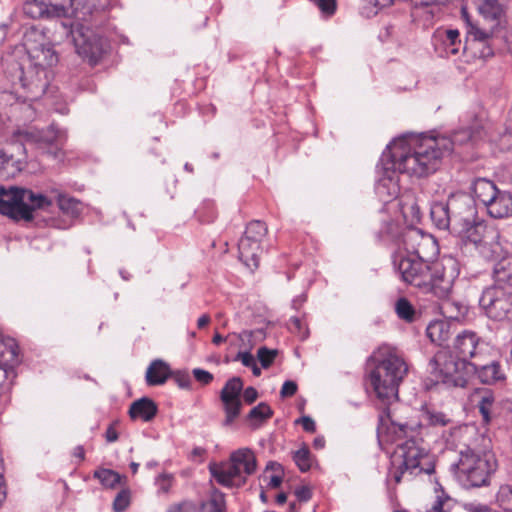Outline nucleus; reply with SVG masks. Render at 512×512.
I'll list each match as a JSON object with an SVG mask.
<instances>
[{
    "label": "nucleus",
    "mask_w": 512,
    "mask_h": 512,
    "mask_svg": "<svg viewBox=\"0 0 512 512\" xmlns=\"http://www.w3.org/2000/svg\"><path fill=\"white\" fill-rule=\"evenodd\" d=\"M472 136V131L465 128L455 132L451 138L421 134L413 137L407 146L402 141L389 145L380 158L383 176L391 182L397 172L426 177L438 170L442 158L449 155L455 145L468 143Z\"/></svg>",
    "instance_id": "nucleus-1"
},
{
    "label": "nucleus",
    "mask_w": 512,
    "mask_h": 512,
    "mask_svg": "<svg viewBox=\"0 0 512 512\" xmlns=\"http://www.w3.org/2000/svg\"><path fill=\"white\" fill-rule=\"evenodd\" d=\"M22 158L17 157L15 159V155L13 153H9L8 150L0 146V170L6 169L11 163L12 166H15L16 169L21 170Z\"/></svg>",
    "instance_id": "nucleus-48"
},
{
    "label": "nucleus",
    "mask_w": 512,
    "mask_h": 512,
    "mask_svg": "<svg viewBox=\"0 0 512 512\" xmlns=\"http://www.w3.org/2000/svg\"><path fill=\"white\" fill-rule=\"evenodd\" d=\"M495 501L503 511L512 512V483L500 486Z\"/></svg>",
    "instance_id": "nucleus-39"
},
{
    "label": "nucleus",
    "mask_w": 512,
    "mask_h": 512,
    "mask_svg": "<svg viewBox=\"0 0 512 512\" xmlns=\"http://www.w3.org/2000/svg\"><path fill=\"white\" fill-rule=\"evenodd\" d=\"M448 203L452 219V232L477 218L475 199L471 195L463 192L451 194L448 197Z\"/></svg>",
    "instance_id": "nucleus-13"
},
{
    "label": "nucleus",
    "mask_w": 512,
    "mask_h": 512,
    "mask_svg": "<svg viewBox=\"0 0 512 512\" xmlns=\"http://www.w3.org/2000/svg\"><path fill=\"white\" fill-rule=\"evenodd\" d=\"M425 418L431 426L444 427L451 423V419L445 413L436 410H427Z\"/></svg>",
    "instance_id": "nucleus-47"
},
{
    "label": "nucleus",
    "mask_w": 512,
    "mask_h": 512,
    "mask_svg": "<svg viewBox=\"0 0 512 512\" xmlns=\"http://www.w3.org/2000/svg\"><path fill=\"white\" fill-rule=\"evenodd\" d=\"M267 234V226L260 220L251 221L244 232L242 237L250 240H255L261 243L262 239Z\"/></svg>",
    "instance_id": "nucleus-40"
},
{
    "label": "nucleus",
    "mask_w": 512,
    "mask_h": 512,
    "mask_svg": "<svg viewBox=\"0 0 512 512\" xmlns=\"http://www.w3.org/2000/svg\"><path fill=\"white\" fill-rule=\"evenodd\" d=\"M367 379L376 397L383 402L398 398V388L408 372L404 359L395 348L383 345L366 361Z\"/></svg>",
    "instance_id": "nucleus-5"
},
{
    "label": "nucleus",
    "mask_w": 512,
    "mask_h": 512,
    "mask_svg": "<svg viewBox=\"0 0 512 512\" xmlns=\"http://www.w3.org/2000/svg\"><path fill=\"white\" fill-rule=\"evenodd\" d=\"M277 355V349H269L266 346L260 347L257 351V358L264 369L269 368L273 364Z\"/></svg>",
    "instance_id": "nucleus-46"
},
{
    "label": "nucleus",
    "mask_w": 512,
    "mask_h": 512,
    "mask_svg": "<svg viewBox=\"0 0 512 512\" xmlns=\"http://www.w3.org/2000/svg\"><path fill=\"white\" fill-rule=\"evenodd\" d=\"M448 0H413V9L414 10H417V9H429V13L432 15L433 14V7L437 6V5H443L447 2Z\"/></svg>",
    "instance_id": "nucleus-54"
},
{
    "label": "nucleus",
    "mask_w": 512,
    "mask_h": 512,
    "mask_svg": "<svg viewBox=\"0 0 512 512\" xmlns=\"http://www.w3.org/2000/svg\"><path fill=\"white\" fill-rule=\"evenodd\" d=\"M438 253L439 247L436 239L432 235L426 234L412 256L426 261H437L435 258Z\"/></svg>",
    "instance_id": "nucleus-32"
},
{
    "label": "nucleus",
    "mask_w": 512,
    "mask_h": 512,
    "mask_svg": "<svg viewBox=\"0 0 512 512\" xmlns=\"http://www.w3.org/2000/svg\"><path fill=\"white\" fill-rule=\"evenodd\" d=\"M74 0H27L23 13L31 19H49L66 16L73 9Z\"/></svg>",
    "instance_id": "nucleus-12"
},
{
    "label": "nucleus",
    "mask_w": 512,
    "mask_h": 512,
    "mask_svg": "<svg viewBox=\"0 0 512 512\" xmlns=\"http://www.w3.org/2000/svg\"><path fill=\"white\" fill-rule=\"evenodd\" d=\"M282 481H283V479H282V477H281V476H279V475H273V476H271V478H270V481H269L268 486H269L270 488L276 489V488L280 487V485L282 484Z\"/></svg>",
    "instance_id": "nucleus-64"
},
{
    "label": "nucleus",
    "mask_w": 512,
    "mask_h": 512,
    "mask_svg": "<svg viewBox=\"0 0 512 512\" xmlns=\"http://www.w3.org/2000/svg\"><path fill=\"white\" fill-rule=\"evenodd\" d=\"M297 389H298V386H297L296 382H294L292 380H287L282 385V388L280 391V396L282 398L291 397L296 394Z\"/></svg>",
    "instance_id": "nucleus-57"
},
{
    "label": "nucleus",
    "mask_w": 512,
    "mask_h": 512,
    "mask_svg": "<svg viewBox=\"0 0 512 512\" xmlns=\"http://www.w3.org/2000/svg\"><path fill=\"white\" fill-rule=\"evenodd\" d=\"M404 227L393 219H386L381 222L379 229L376 232V237L383 243H391L399 246L402 238Z\"/></svg>",
    "instance_id": "nucleus-23"
},
{
    "label": "nucleus",
    "mask_w": 512,
    "mask_h": 512,
    "mask_svg": "<svg viewBox=\"0 0 512 512\" xmlns=\"http://www.w3.org/2000/svg\"><path fill=\"white\" fill-rule=\"evenodd\" d=\"M238 251L240 260L250 269H256L259 266V255L261 253V243L241 237L238 242Z\"/></svg>",
    "instance_id": "nucleus-20"
},
{
    "label": "nucleus",
    "mask_w": 512,
    "mask_h": 512,
    "mask_svg": "<svg viewBox=\"0 0 512 512\" xmlns=\"http://www.w3.org/2000/svg\"><path fill=\"white\" fill-rule=\"evenodd\" d=\"M234 361H241L245 367H251L255 363L253 355L248 351H239L234 358Z\"/></svg>",
    "instance_id": "nucleus-58"
},
{
    "label": "nucleus",
    "mask_w": 512,
    "mask_h": 512,
    "mask_svg": "<svg viewBox=\"0 0 512 512\" xmlns=\"http://www.w3.org/2000/svg\"><path fill=\"white\" fill-rule=\"evenodd\" d=\"M394 267L406 284L430 293L439 299H448L453 288L454 276L447 273L439 261H426L413 256L395 255Z\"/></svg>",
    "instance_id": "nucleus-4"
},
{
    "label": "nucleus",
    "mask_w": 512,
    "mask_h": 512,
    "mask_svg": "<svg viewBox=\"0 0 512 512\" xmlns=\"http://www.w3.org/2000/svg\"><path fill=\"white\" fill-rule=\"evenodd\" d=\"M455 503L449 496H438L432 508L427 512H451Z\"/></svg>",
    "instance_id": "nucleus-49"
},
{
    "label": "nucleus",
    "mask_w": 512,
    "mask_h": 512,
    "mask_svg": "<svg viewBox=\"0 0 512 512\" xmlns=\"http://www.w3.org/2000/svg\"><path fill=\"white\" fill-rule=\"evenodd\" d=\"M293 460L301 472L310 470V451L306 446L294 452Z\"/></svg>",
    "instance_id": "nucleus-45"
},
{
    "label": "nucleus",
    "mask_w": 512,
    "mask_h": 512,
    "mask_svg": "<svg viewBox=\"0 0 512 512\" xmlns=\"http://www.w3.org/2000/svg\"><path fill=\"white\" fill-rule=\"evenodd\" d=\"M243 390V381L240 377L234 376L230 378L220 392V400L223 404L225 419L223 426L227 427L233 424L240 415L242 402L241 392Z\"/></svg>",
    "instance_id": "nucleus-14"
},
{
    "label": "nucleus",
    "mask_w": 512,
    "mask_h": 512,
    "mask_svg": "<svg viewBox=\"0 0 512 512\" xmlns=\"http://www.w3.org/2000/svg\"><path fill=\"white\" fill-rule=\"evenodd\" d=\"M257 398H258V391L254 387L249 386L244 390L243 399L246 403L252 404L253 402H255L257 400Z\"/></svg>",
    "instance_id": "nucleus-63"
},
{
    "label": "nucleus",
    "mask_w": 512,
    "mask_h": 512,
    "mask_svg": "<svg viewBox=\"0 0 512 512\" xmlns=\"http://www.w3.org/2000/svg\"><path fill=\"white\" fill-rule=\"evenodd\" d=\"M427 371L431 384H443L447 388L466 387L472 375L470 361L459 360L445 350L434 354L429 360Z\"/></svg>",
    "instance_id": "nucleus-8"
},
{
    "label": "nucleus",
    "mask_w": 512,
    "mask_h": 512,
    "mask_svg": "<svg viewBox=\"0 0 512 512\" xmlns=\"http://www.w3.org/2000/svg\"><path fill=\"white\" fill-rule=\"evenodd\" d=\"M60 28L61 33L74 44L78 55L90 65H96L107 52V40L91 27L79 22L61 21Z\"/></svg>",
    "instance_id": "nucleus-9"
},
{
    "label": "nucleus",
    "mask_w": 512,
    "mask_h": 512,
    "mask_svg": "<svg viewBox=\"0 0 512 512\" xmlns=\"http://www.w3.org/2000/svg\"><path fill=\"white\" fill-rule=\"evenodd\" d=\"M212 476L225 487H241L246 483V477H241V469L232 461L219 467L210 468Z\"/></svg>",
    "instance_id": "nucleus-17"
},
{
    "label": "nucleus",
    "mask_w": 512,
    "mask_h": 512,
    "mask_svg": "<svg viewBox=\"0 0 512 512\" xmlns=\"http://www.w3.org/2000/svg\"><path fill=\"white\" fill-rule=\"evenodd\" d=\"M450 208L448 200L446 202H433L430 206V218L440 230H450L452 232V219L450 217Z\"/></svg>",
    "instance_id": "nucleus-25"
},
{
    "label": "nucleus",
    "mask_w": 512,
    "mask_h": 512,
    "mask_svg": "<svg viewBox=\"0 0 512 512\" xmlns=\"http://www.w3.org/2000/svg\"><path fill=\"white\" fill-rule=\"evenodd\" d=\"M295 496L300 502H307L312 498V492L309 487L301 486L296 488Z\"/></svg>",
    "instance_id": "nucleus-59"
},
{
    "label": "nucleus",
    "mask_w": 512,
    "mask_h": 512,
    "mask_svg": "<svg viewBox=\"0 0 512 512\" xmlns=\"http://www.w3.org/2000/svg\"><path fill=\"white\" fill-rule=\"evenodd\" d=\"M131 502V491L129 488H122L113 501V510L115 512H124Z\"/></svg>",
    "instance_id": "nucleus-44"
},
{
    "label": "nucleus",
    "mask_w": 512,
    "mask_h": 512,
    "mask_svg": "<svg viewBox=\"0 0 512 512\" xmlns=\"http://www.w3.org/2000/svg\"><path fill=\"white\" fill-rule=\"evenodd\" d=\"M173 476L170 474H161L156 479V484L159 486V490L163 493L169 492L172 486Z\"/></svg>",
    "instance_id": "nucleus-56"
},
{
    "label": "nucleus",
    "mask_w": 512,
    "mask_h": 512,
    "mask_svg": "<svg viewBox=\"0 0 512 512\" xmlns=\"http://www.w3.org/2000/svg\"><path fill=\"white\" fill-rule=\"evenodd\" d=\"M172 370L169 365L161 359L153 360L146 371V382L149 386L164 384L170 378Z\"/></svg>",
    "instance_id": "nucleus-24"
},
{
    "label": "nucleus",
    "mask_w": 512,
    "mask_h": 512,
    "mask_svg": "<svg viewBox=\"0 0 512 512\" xmlns=\"http://www.w3.org/2000/svg\"><path fill=\"white\" fill-rule=\"evenodd\" d=\"M492 285L512 288V256H502L493 266Z\"/></svg>",
    "instance_id": "nucleus-22"
},
{
    "label": "nucleus",
    "mask_w": 512,
    "mask_h": 512,
    "mask_svg": "<svg viewBox=\"0 0 512 512\" xmlns=\"http://www.w3.org/2000/svg\"><path fill=\"white\" fill-rule=\"evenodd\" d=\"M478 11L486 19L499 21L504 15L505 0H477Z\"/></svg>",
    "instance_id": "nucleus-31"
},
{
    "label": "nucleus",
    "mask_w": 512,
    "mask_h": 512,
    "mask_svg": "<svg viewBox=\"0 0 512 512\" xmlns=\"http://www.w3.org/2000/svg\"><path fill=\"white\" fill-rule=\"evenodd\" d=\"M230 461L241 469V473L251 475L255 472L257 461L254 453L248 448H241L231 453Z\"/></svg>",
    "instance_id": "nucleus-28"
},
{
    "label": "nucleus",
    "mask_w": 512,
    "mask_h": 512,
    "mask_svg": "<svg viewBox=\"0 0 512 512\" xmlns=\"http://www.w3.org/2000/svg\"><path fill=\"white\" fill-rule=\"evenodd\" d=\"M426 334L431 342L442 346L450 338V325L442 320L433 321L427 326Z\"/></svg>",
    "instance_id": "nucleus-33"
},
{
    "label": "nucleus",
    "mask_w": 512,
    "mask_h": 512,
    "mask_svg": "<svg viewBox=\"0 0 512 512\" xmlns=\"http://www.w3.org/2000/svg\"><path fill=\"white\" fill-rule=\"evenodd\" d=\"M206 509V502L201 501L198 505L192 500H182L178 503L170 505L166 512H204Z\"/></svg>",
    "instance_id": "nucleus-41"
},
{
    "label": "nucleus",
    "mask_w": 512,
    "mask_h": 512,
    "mask_svg": "<svg viewBox=\"0 0 512 512\" xmlns=\"http://www.w3.org/2000/svg\"><path fill=\"white\" fill-rule=\"evenodd\" d=\"M23 47L26 54L21 59L5 61L4 74L13 87L23 89L28 100H37L49 86L48 68L58 62V56L43 32L34 27L25 32Z\"/></svg>",
    "instance_id": "nucleus-2"
},
{
    "label": "nucleus",
    "mask_w": 512,
    "mask_h": 512,
    "mask_svg": "<svg viewBox=\"0 0 512 512\" xmlns=\"http://www.w3.org/2000/svg\"><path fill=\"white\" fill-rule=\"evenodd\" d=\"M461 507L464 512H495L489 505L478 501L464 502Z\"/></svg>",
    "instance_id": "nucleus-53"
},
{
    "label": "nucleus",
    "mask_w": 512,
    "mask_h": 512,
    "mask_svg": "<svg viewBox=\"0 0 512 512\" xmlns=\"http://www.w3.org/2000/svg\"><path fill=\"white\" fill-rule=\"evenodd\" d=\"M170 377H173L176 384L181 389H190L191 388V377L188 371L186 370H177L172 371V374Z\"/></svg>",
    "instance_id": "nucleus-50"
},
{
    "label": "nucleus",
    "mask_w": 512,
    "mask_h": 512,
    "mask_svg": "<svg viewBox=\"0 0 512 512\" xmlns=\"http://www.w3.org/2000/svg\"><path fill=\"white\" fill-rule=\"evenodd\" d=\"M192 374H193L194 378L196 379V381H198L202 385H208L214 379V376L212 373H210L209 371H206L204 369H201V368L193 369Z\"/></svg>",
    "instance_id": "nucleus-55"
},
{
    "label": "nucleus",
    "mask_w": 512,
    "mask_h": 512,
    "mask_svg": "<svg viewBox=\"0 0 512 512\" xmlns=\"http://www.w3.org/2000/svg\"><path fill=\"white\" fill-rule=\"evenodd\" d=\"M310 1L313 2L320 9V11L328 17L334 15V13L336 12V8H337L336 0H310Z\"/></svg>",
    "instance_id": "nucleus-52"
},
{
    "label": "nucleus",
    "mask_w": 512,
    "mask_h": 512,
    "mask_svg": "<svg viewBox=\"0 0 512 512\" xmlns=\"http://www.w3.org/2000/svg\"><path fill=\"white\" fill-rule=\"evenodd\" d=\"M273 414V410L266 402H260L249 411L245 422L252 430H256L272 418Z\"/></svg>",
    "instance_id": "nucleus-27"
},
{
    "label": "nucleus",
    "mask_w": 512,
    "mask_h": 512,
    "mask_svg": "<svg viewBox=\"0 0 512 512\" xmlns=\"http://www.w3.org/2000/svg\"><path fill=\"white\" fill-rule=\"evenodd\" d=\"M425 235L426 233L413 225L405 226L398 248H403L407 252V256H412Z\"/></svg>",
    "instance_id": "nucleus-30"
},
{
    "label": "nucleus",
    "mask_w": 512,
    "mask_h": 512,
    "mask_svg": "<svg viewBox=\"0 0 512 512\" xmlns=\"http://www.w3.org/2000/svg\"><path fill=\"white\" fill-rule=\"evenodd\" d=\"M467 34L468 36H473L475 41L487 43V46L482 50V56L484 57L493 55L495 50H501V47L498 45V36L490 35L471 23H469Z\"/></svg>",
    "instance_id": "nucleus-29"
},
{
    "label": "nucleus",
    "mask_w": 512,
    "mask_h": 512,
    "mask_svg": "<svg viewBox=\"0 0 512 512\" xmlns=\"http://www.w3.org/2000/svg\"><path fill=\"white\" fill-rule=\"evenodd\" d=\"M391 426L398 439L405 438L397 444L391 457V475L395 483L399 484L405 476L413 479L421 474H433L434 457L423 446V439L416 437V427L392 419Z\"/></svg>",
    "instance_id": "nucleus-3"
},
{
    "label": "nucleus",
    "mask_w": 512,
    "mask_h": 512,
    "mask_svg": "<svg viewBox=\"0 0 512 512\" xmlns=\"http://www.w3.org/2000/svg\"><path fill=\"white\" fill-rule=\"evenodd\" d=\"M495 403V397L492 392H485L484 395L481 396L480 400L477 403V408L479 413L482 416V420L484 423H490L492 416V408Z\"/></svg>",
    "instance_id": "nucleus-38"
},
{
    "label": "nucleus",
    "mask_w": 512,
    "mask_h": 512,
    "mask_svg": "<svg viewBox=\"0 0 512 512\" xmlns=\"http://www.w3.org/2000/svg\"><path fill=\"white\" fill-rule=\"evenodd\" d=\"M474 199L478 200L483 205L491 201L495 194L499 191V188L495 183L486 178H477L473 181L471 186Z\"/></svg>",
    "instance_id": "nucleus-26"
},
{
    "label": "nucleus",
    "mask_w": 512,
    "mask_h": 512,
    "mask_svg": "<svg viewBox=\"0 0 512 512\" xmlns=\"http://www.w3.org/2000/svg\"><path fill=\"white\" fill-rule=\"evenodd\" d=\"M441 39L447 56L457 55L461 49H465V46L462 45L460 33L457 29L445 30Z\"/></svg>",
    "instance_id": "nucleus-35"
},
{
    "label": "nucleus",
    "mask_w": 512,
    "mask_h": 512,
    "mask_svg": "<svg viewBox=\"0 0 512 512\" xmlns=\"http://www.w3.org/2000/svg\"><path fill=\"white\" fill-rule=\"evenodd\" d=\"M402 215L406 222H410V225L420 222L421 210L418 203L415 201L404 203L402 205Z\"/></svg>",
    "instance_id": "nucleus-43"
},
{
    "label": "nucleus",
    "mask_w": 512,
    "mask_h": 512,
    "mask_svg": "<svg viewBox=\"0 0 512 512\" xmlns=\"http://www.w3.org/2000/svg\"><path fill=\"white\" fill-rule=\"evenodd\" d=\"M157 412L156 403L148 397H142L132 402L128 414L132 420L141 419L144 422H150L155 418Z\"/></svg>",
    "instance_id": "nucleus-21"
},
{
    "label": "nucleus",
    "mask_w": 512,
    "mask_h": 512,
    "mask_svg": "<svg viewBox=\"0 0 512 512\" xmlns=\"http://www.w3.org/2000/svg\"><path fill=\"white\" fill-rule=\"evenodd\" d=\"M290 330L301 335L303 339L307 336V331L302 332V322L298 317L290 318Z\"/></svg>",
    "instance_id": "nucleus-60"
},
{
    "label": "nucleus",
    "mask_w": 512,
    "mask_h": 512,
    "mask_svg": "<svg viewBox=\"0 0 512 512\" xmlns=\"http://www.w3.org/2000/svg\"><path fill=\"white\" fill-rule=\"evenodd\" d=\"M64 134L50 126L47 130L38 132L35 141L40 149H43L48 155L57 158L61 152Z\"/></svg>",
    "instance_id": "nucleus-18"
},
{
    "label": "nucleus",
    "mask_w": 512,
    "mask_h": 512,
    "mask_svg": "<svg viewBox=\"0 0 512 512\" xmlns=\"http://www.w3.org/2000/svg\"><path fill=\"white\" fill-rule=\"evenodd\" d=\"M456 467V477L466 489L489 485L491 475L496 471L497 463L491 453L482 455L467 448L460 452Z\"/></svg>",
    "instance_id": "nucleus-7"
},
{
    "label": "nucleus",
    "mask_w": 512,
    "mask_h": 512,
    "mask_svg": "<svg viewBox=\"0 0 512 512\" xmlns=\"http://www.w3.org/2000/svg\"><path fill=\"white\" fill-rule=\"evenodd\" d=\"M455 356L459 360H478L488 349V344L472 331H464L457 335L454 342Z\"/></svg>",
    "instance_id": "nucleus-15"
},
{
    "label": "nucleus",
    "mask_w": 512,
    "mask_h": 512,
    "mask_svg": "<svg viewBox=\"0 0 512 512\" xmlns=\"http://www.w3.org/2000/svg\"><path fill=\"white\" fill-rule=\"evenodd\" d=\"M205 502L206 509L204 512H226L225 495L218 489H214L210 499Z\"/></svg>",
    "instance_id": "nucleus-42"
},
{
    "label": "nucleus",
    "mask_w": 512,
    "mask_h": 512,
    "mask_svg": "<svg viewBox=\"0 0 512 512\" xmlns=\"http://www.w3.org/2000/svg\"><path fill=\"white\" fill-rule=\"evenodd\" d=\"M116 424H118V421H114L106 429L105 438H106V441L109 443L116 442L119 438V434L115 429Z\"/></svg>",
    "instance_id": "nucleus-62"
},
{
    "label": "nucleus",
    "mask_w": 512,
    "mask_h": 512,
    "mask_svg": "<svg viewBox=\"0 0 512 512\" xmlns=\"http://www.w3.org/2000/svg\"><path fill=\"white\" fill-rule=\"evenodd\" d=\"M52 200L42 193L17 186H0V214L15 222L30 223L38 210H45Z\"/></svg>",
    "instance_id": "nucleus-6"
},
{
    "label": "nucleus",
    "mask_w": 512,
    "mask_h": 512,
    "mask_svg": "<svg viewBox=\"0 0 512 512\" xmlns=\"http://www.w3.org/2000/svg\"><path fill=\"white\" fill-rule=\"evenodd\" d=\"M467 224L452 233L456 234L463 243L474 245L485 259H494V256L498 255L501 250L498 231L478 217Z\"/></svg>",
    "instance_id": "nucleus-10"
},
{
    "label": "nucleus",
    "mask_w": 512,
    "mask_h": 512,
    "mask_svg": "<svg viewBox=\"0 0 512 512\" xmlns=\"http://www.w3.org/2000/svg\"><path fill=\"white\" fill-rule=\"evenodd\" d=\"M395 311H396V314L397 316L408 322V323H411L415 320L416 318V311H415V308L414 306L411 304V302L402 297V298H399L396 303H395Z\"/></svg>",
    "instance_id": "nucleus-37"
},
{
    "label": "nucleus",
    "mask_w": 512,
    "mask_h": 512,
    "mask_svg": "<svg viewBox=\"0 0 512 512\" xmlns=\"http://www.w3.org/2000/svg\"><path fill=\"white\" fill-rule=\"evenodd\" d=\"M93 477L98 479L104 487L110 489H114L118 485L126 486L127 484V477L112 469L101 468L95 470Z\"/></svg>",
    "instance_id": "nucleus-34"
},
{
    "label": "nucleus",
    "mask_w": 512,
    "mask_h": 512,
    "mask_svg": "<svg viewBox=\"0 0 512 512\" xmlns=\"http://www.w3.org/2000/svg\"><path fill=\"white\" fill-rule=\"evenodd\" d=\"M484 207L490 217L494 219H505L512 216V193L500 190L495 197L486 203Z\"/></svg>",
    "instance_id": "nucleus-19"
},
{
    "label": "nucleus",
    "mask_w": 512,
    "mask_h": 512,
    "mask_svg": "<svg viewBox=\"0 0 512 512\" xmlns=\"http://www.w3.org/2000/svg\"><path fill=\"white\" fill-rule=\"evenodd\" d=\"M481 311L491 320L503 321L512 316V288L491 285L479 298Z\"/></svg>",
    "instance_id": "nucleus-11"
},
{
    "label": "nucleus",
    "mask_w": 512,
    "mask_h": 512,
    "mask_svg": "<svg viewBox=\"0 0 512 512\" xmlns=\"http://www.w3.org/2000/svg\"><path fill=\"white\" fill-rule=\"evenodd\" d=\"M57 204L63 213L71 217H78L83 210L81 201L61 193L57 195Z\"/></svg>",
    "instance_id": "nucleus-36"
},
{
    "label": "nucleus",
    "mask_w": 512,
    "mask_h": 512,
    "mask_svg": "<svg viewBox=\"0 0 512 512\" xmlns=\"http://www.w3.org/2000/svg\"><path fill=\"white\" fill-rule=\"evenodd\" d=\"M470 371L476 374L481 383L493 385L506 379L504 369L500 362L490 361L483 363L481 359L470 361Z\"/></svg>",
    "instance_id": "nucleus-16"
},
{
    "label": "nucleus",
    "mask_w": 512,
    "mask_h": 512,
    "mask_svg": "<svg viewBox=\"0 0 512 512\" xmlns=\"http://www.w3.org/2000/svg\"><path fill=\"white\" fill-rule=\"evenodd\" d=\"M501 151H508L512 148V128L506 127L495 140Z\"/></svg>",
    "instance_id": "nucleus-51"
},
{
    "label": "nucleus",
    "mask_w": 512,
    "mask_h": 512,
    "mask_svg": "<svg viewBox=\"0 0 512 512\" xmlns=\"http://www.w3.org/2000/svg\"><path fill=\"white\" fill-rule=\"evenodd\" d=\"M296 422H301L302 427L306 432L314 433L316 430L315 421L310 416H303Z\"/></svg>",
    "instance_id": "nucleus-61"
}]
</instances>
